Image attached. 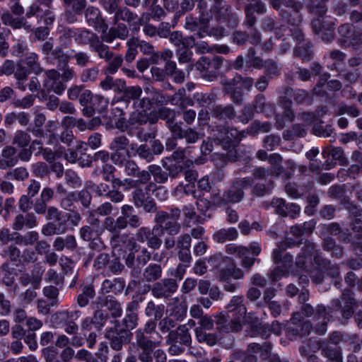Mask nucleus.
Returning <instances> with one entry per match:
<instances>
[{
  "label": "nucleus",
  "mask_w": 362,
  "mask_h": 362,
  "mask_svg": "<svg viewBox=\"0 0 362 362\" xmlns=\"http://www.w3.org/2000/svg\"><path fill=\"white\" fill-rule=\"evenodd\" d=\"M327 0H313L310 6V13L315 16L312 20L311 26L315 34L322 33V40L329 42L334 37L335 19L325 16L327 13L326 2Z\"/></svg>",
  "instance_id": "423d86ee"
},
{
  "label": "nucleus",
  "mask_w": 362,
  "mask_h": 362,
  "mask_svg": "<svg viewBox=\"0 0 362 362\" xmlns=\"http://www.w3.org/2000/svg\"><path fill=\"white\" fill-rule=\"evenodd\" d=\"M52 0H37L35 4L30 6L25 16L28 18L32 16L43 18L44 22L47 25L54 23L55 16L52 9Z\"/></svg>",
  "instance_id": "f3484780"
},
{
  "label": "nucleus",
  "mask_w": 362,
  "mask_h": 362,
  "mask_svg": "<svg viewBox=\"0 0 362 362\" xmlns=\"http://www.w3.org/2000/svg\"><path fill=\"white\" fill-rule=\"evenodd\" d=\"M168 306L171 315H173L176 320H181L187 315V305L186 302L182 299L177 297L173 298L170 300Z\"/></svg>",
  "instance_id": "c9c22d12"
},
{
  "label": "nucleus",
  "mask_w": 362,
  "mask_h": 362,
  "mask_svg": "<svg viewBox=\"0 0 362 362\" xmlns=\"http://www.w3.org/2000/svg\"><path fill=\"white\" fill-rule=\"evenodd\" d=\"M218 134H214V143L221 144L224 150L228 152L226 155H222L225 160L233 162L238 160V153L235 148L240 141L245 138L248 134L245 131L239 132L237 129L229 127H220L217 130Z\"/></svg>",
  "instance_id": "6e6552de"
},
{
  "label": "nucleus",
  "mask_w": 362,
  "mask_h": 362,
  "mask_svg": "<svg viewBox=\"0 0 362 362\" xmlns=\"http://www.w3.org/2000/svg\"><path fill=\"white\" fill-rule=\"evenodd\" d=\"M221 83L223 86V93L228 95L233 103L236 105H241L243 102V88L250 92L255 85L254 79L252 77H243L238 74H236L232 78H223Z\"/></svg>",
  "instance_id": "1a4fd4ad"
},
{
  "label": "nucleus",
  "mask_w": 362,
  "mask_h": 362,
  "mask_svg": "<svg viewBox=\"0 0 362 362\" xmlns=\"http://www.w3.org/2000/svg\"><path fill=\"white\" fill-rule=\"evenodd\" d=\"M123 62L122 57L121 55L115 56L113 59L110 62L108 65L105 69V74L106 75L115 74L118 69L122 66Z\"/></svg>",
  "instance_id": "69168bd1"
},
{
  "label": "nucleus",
  "mask_w": 362,
  "mask_h": 362,
  "mask_svg": "<svg viewBox=\"0 0 362 362\" xmlns=\"http://www.w3.org/2000/svg\"><path fill=\"white\" fill-rule=\"evenodd\" d=\"M127 45L128 49L125 54V60L128 62H131L135 59L137 54L138 38L132 37L129 39L127 42Z\"/></svg>",
  "instance_id": "052dcab7"
},
{
  "label": "nucleus",
  "mask_w": 362,
  "mask_h": 362,
  "mask_svg": "<svg viewBox=\"0 0 362 362\" xmlns=\"http://www.w3.org/2000/svg\"><path fill=\"white\" fill-rule=\"evenodd\" d=\"M195 334L199 342H205L209 346H214L216 343V337L214 334L206 333L202 329H195Z\"/></svg>",
  "instance_id": "680f3d73"
},
{
  "label": "nucleus",
  "mask_w": 362,
  "mask_h": 362,
  "mask_svg": "<svg viewBox=\"0 0 362 362\" xmlns=\"http://www.w3.org/2000/svg\"><path fill=\"white\" fill-rule=\"evenodd\" d=\"M170 218V215L164 211H158L155 216L156 224L153 226L151 232L153 234L160 236L165 232L163 223Z\"/></svg>",
  "instance_id": "a18cd8bd"
},
{
  "label": "nucleus",
  "mask_w": 362,
  "mask_h": 362,
  "mask_svg": "<svg viewBox=\"0 0 362 362\" xmlns=\"http://www.w3.org/2000/svg\"><path fill=\"white\" fill-rule=\"evenodd\" d=\"M339 44L344 47H352L354 50L360 49L362 44V32L360 26L345 23L338 28Z\"/></svg>",
  "instance_id": "f8f14e48"
},
{
  "label": "nucleus",
  "mask_w": 362,
  "mask_h": 362,
  "mask_svg": "<svg viewBox=\"0 0 362 362\" xmlns=\"http://www.w3.org/2000/svg\"><path fill=\"white\" fill-rule=\"evenodd\" d=\"M104 306L111 313L113 317L116 318L122 315V305L113 297L107 296L105 300Z\"/></svg>",
  "instance_id": "8fccbe9b"
},
{
  "label": "nucleus",
  "mask_w": 362,
  "mask_h": 362,
  "mask_svg": "<svg viewBox=\"0 0 362 362\" xmlns=\"http://www.w3.org/2000/svg\"><path fill=\"white\" fill-rule=\"evenodd\" d=\"M162 275L161 267L157 264H149L144 271V279L148 282L155 281Z\"/></svg>",
  "instance_id": "de8ad7c7"
},
{
  "label": "nucleus",
  "mask_w": 362,
  "mask_h": 362,
  "mask_svg": "<svg viewBox=\"0 0 362 362\" xmlns=\"http://www.w3.org/2000/svg\"><path fill=\"white\" fill-rule=\"evenodd\" d=\"M252 108L255 112H264L268 108L270 110H274V105L266 102V98L264 95L258 94L252 102Z\"/></svg>",
  "instance_id": "603ef678"
},
{
  "label": "nucleus",
  "mask_w": 362,
  "mask_h": 362,
  "mask_svg": "<svg viewBox=\"0 0 362 362\" xmlns=\"http://www.w3.org/2000/svg\"><path fill=\"white\" fill-rule=\"evenodd\" d=\"M30 142V135L23 131H17L14 139L13 144L19 147L24 148L28 146Z\"/></svg>",
  "instance_id": "774afa93"
},
{
  "label": "nucleus",
  "mask_w": 362,
  "mask_h": 362,
  "mask_svg": "<svg viewBox=\"0 0 362 362\" xmlns=\"http://www.w3.org/2000/svg\"><path fill=\"white\" fill-rule=\"evenodd\" d=\"M284 96L281 100V104L285 109L284 117L288 122H292L294 118V114L291 107V100L287 97H293L294 100L299 104L306 103L311 101V95L306 90L298 89L295 91L290 87H283L281 90Z\"/></svg>",
  "instance_id": "9b49d317"
},
{
  "label": "nucleus",
  "mask_w": 362,
  "mask_h": 362,
  "mask_svg": "<svg viewBox=\"0 0 362 362\" xmlns=\"http://www.w3.org/2000/svg\"><path fill=\"white\" fill-rule=\"evenodd\" d=\"M129 34V30L124 24L119 23L115 28H110L105 33H102L101 39L107 43H111L116 37L124 40Z\"/></svg>",
  "instance_id": "e433bc0d"
},
{
  "label": "nucleus",
  "mask_w": 362,
  "mask_h": 362,
  "mask_svg": "<svg viewBox=\"0 0 362 362\" xmlns=\"http://www.w3.org/2000/svg\"><path fill=\"white\" fill-rule=\"evenodd\" d=\"M110 149L112 151L111 159L116 165H120L132 156L129 152V140L124 136L115 137L110 144Z\"/></svg>",
  "instance_id": "6ab92c4d"
},
{
  "label": "nucleus",
  "mask_w": 362,
  "mask_h": 362,
  "mask_svg": "<svg viewBox=\"0 0 362 362\" xmlns=\"http://www.w3.org/2000/svg\"><path fill=\"white\" fill-rule=\"evenodd\" d=\"M47 59L50 63L54 64L57 61V67L60 69L61 64L67 63V57L64 54L63 49L60 47H57L47 57Z\"/></svg>",
  "instance_id": "3c124183"
},
{
  "label": "nucleus",
  "mask_w": 362,
  "mask_h": 362,
  "mask_svg": "<svg viewBox=\"0 0 362 362\" xmlns=\"http://www.w3.org/2000/svg\"><path fill=\"white\" fill-rule=\"evenodd\" d=\"M212 116L218 119H231L235 117V112L233 107L230 105L225 106L216 105L211 111Z\"/></svg>",
  "instance_id": "a19ab883"
},
{
  "label": "nucleus",
  "mask_w": 362,
  "mask_h": 362,
  "mask_svg": "<svg viewBox=\"0 0 362 362\" xmlns=\"http://www.w3.org/2000/svg\"><path fill=\"white\" fill-rule=\"evenodd\" d=\"M227 313L215 316L218 328L222 332H238L246 322L247 308L243 296H234L226 306Z\"/></svg>",
  "instance_id": "20e7f679"
},
{
  "label": "nucleus",
  "mask_w": 362,
  "mask_h": 362,
  "mask_svg": "<svg viewBox=\"0 0 362 362\" xmlns=\"http://www.w3.org/2000/svg\"><path fill=\"white\" fill-rule=\"evenodd\" d=\"M16 153V149L12 146H6L2 150L0 169H6L17 164L18 158Z\"/></svg>",
  "instance_id": "4c0bfd02"
},
{
  "label": "nucleus",
  "mask_w": 362,
  "mask_h": 362,
  "mask_svg": "<svg viewBox=\"0 0 362 362\" xmlns=\"http://www.w3.org/2000/svg\"><path fill=\"white\" fill-rule=\"evenodd\" d=\"M117 103V105L112 109L110 119L112 125L117 129L124 132L127 128V122L124 112V109L127 107V104L125 102H119Z\"/></svg>",
  "instance_id": "7c9ffc66"
},
{
  "label": "nucleus",
  "mask_w": 362,
  "mask_h": 362,
  "mask_svg": "<svg viewBox=\"0 0 362 362\" xmlns=\"http://www.w3.org/2000/svg\"><path fill=\"white\" fill-rule=\"evenodd\" d=\"M221 60V57H216L211 62L209 58L203 57L196 62L195 67L204 78L211 81L216 78Z\"/></svg>",
  "instance_id": "5701e85b"
},
{
  "label": "nucleus",
  "mask_w": 362,
  "mask_h": 362,
  "mask_svg": "<svg viewBox=\"0 0 362 362\" xmlns=\"http://www.w3.org/2000/svg\"><path fill=\"white\" fill-rule=\"evenodd\" d=\"M254 1L255 3H250L245 7V19L244 24L248 28L252 27L256 23V18L254 13L262 15L267 11L265 4L263 2L257 0Z\"/></svg>",
  "instance_id": "c85d7f7f"
},
{
  "label": "nucleus",
  "mask_w": 362,
  "mask_h": 362,
  "mask_svg": "<svg viewBox=\"0 0 362 362\" xmlns=\"http://www.w3.org/2000/svg\"><path fill=\"white\" fill-rule=\"evenodd\" d=\"M81 315L79 310H62L52 317V322L56 328H62L70 320H76Z\"/></svg>",
  "instance_id": "72a5a7b5"
},
{
  "label": "nucleus",
  "mask_w": 362,
  "mask_h": 362,
  "mask_svg": "<svg viewBox=\"0 0 362 362\" xmlns=\"http://www.w3.org/2000/svg\"><path fill=\"white\" fill-rule=\"evenodd\" d=\"M264 68L265 74L270 78L280 74L281 67L272 59L266 60Z\"/></svg>",
  "instance_id": "e2e57ef3"
},
{
  "label": "nucleus",
  "mask_w": 362,
  "mask_h": 362,
  "mask_svg": "<svg viewBox=\"0 0 362 362\" xmlns=\"http://www.w3.org/2000/svg\"><path fill=\"white\" fill-rule=\"evenodd\" d=\"M199 18L191 15L185 18V28L192 32H196L198 38L207 36V25L214 18L219 24H224L228 28H235L239 23V17L230 10L224 0H213L209 11L206 2L197 5Z\"/></svg>",
  "instance_id": "f257e3e1"
},
{
  "label": "nucleus",
  "mask_w": 362,
  "mask_h": 362,
  "mask_svg": "<svg viewBox=\"0 0 362 362\" xmlns=\"http://www.w3.org/2000/svg\"><path fill=\"white\" fill-rule=\"evenodd\" d=\"M136 111L131 116V119L139 123L146 122V113L151 107V101L148 98H143L134 103Z\"/></svg>",
  "instance_id": "2f4dec72"
},
{
  "label": "nucleus",
  "mask_w": 362,
  "mask_h": 362,
  "mask_svg": "<svg viewBox=\"0 0 362 362\" xmlns=\"http://www.w3.org/2000/svg\"><path fill=\"white\" fill-rule=\"evenodd\" d=\"M23 62L37 74L42 71L38 62V55L35 52L28 53Z\"/></svg>",
  "instance_id": "864d4df0"
},
{
  "label": "nucleus",
  "mask_w": 362,
  "mask_h": 362,
  "mask_svg": "<svg viewBox=\"0 0 362 362\" xmlns=\"http://www.w3.org/2000/svg\"><path fill=\"white\" fill-rule=\"evenodd\" d=\"M280 141L281 138L279 135L270 134L264 139L263 146L268 151H273L279 146Z\"/></svg>",
  "instance_id": "338daca9"
},
{
  "label": "nucleus",
  "mask_w": 362,
  "mask_h": 362,
  "mask_svg": "<svg viewBox=\"0 0 362 362\" xmlns=\"http://www.w3.org/2000/svg\"><path fill=\"white\" fill-rule=\"evenodd\" d=\"M238 233L235 228H222L216 231L214 235V241L217 243H223L237 239Z\"/></svg>",
  "instance_id": "37998d69"
},
{
  "label": "nucleus",
  "mask_w": 362,
  "mask_h": 362,
  "mask_svg": "<svg viewBox=\"0 0 362 362\" xmlns=\"http://www.w3.org/2000/svg\"><path fill=\"white\" fill-rule=\"evenodd\" d=\"M314 314V309L310 304L301 307L300 312L293 313L291 319V325L287 328L288 337L293 340L297 337L307 336L310 333L312 325L309 320H305L304 317H310Z\"/></svg>",
  "instance_id": "9d476101"
},
{
  "label": "nucleus",
  "mask_w": 362,
  "mask_h": 362,
  "mask_svg": "<svg viewBox=\"0 0 362 362\" xmlns=\"http://www.w3.org/2000/svg\"><path fill=\"white\" fill-rule=\"evenodd\" d=\"M272 5V7L280 11V15L282 18L288 19L290 18L291 21L294 20L293 25H298L301 23L302 17L299 11L302 8V4L296 0H269Z\"/></svg>",
  "instance_id": "4468645a"
},
{
  "label": "nucleus",
  "mask_w": 362,
  "mask_h": 362,
  "mask_svg": "<svg viewBox=\"0 0 362 362\" xmlns=\"http://www.w3.org/2000/svg\"><path fill=\"white\" fill-rule=\"evenodd\" d=\"M100 229H93L89 226H83L79 231L80 237L85 241H90L93 238L99 236L100 234Z\"/></svg>",
  "instance_id": "0e129e2a"
},
{
  "label": "nucleus",
  "mask_w": 362,
  "mask_h": 362,
  "mask_svg": "<svg viewBox=\"0 0 362 362\" xmlns=\"http://www.w3.org/2000/svg\"><path fill=\"white\" fill-rule=\"evenodd\" d=\"M331 309L328 310L323 305H318L315 314V318L320 321V323L315 327V332L319 335H323L327 332V325L332 317L330 314Z\"/></svg>",
  "instance_id": "473e14b6"
},
{
  "label": "nucleus",
  "mask_w": 362,
  "mask_h": 362,
  "mask_svg": "<svg viewBox=\"0 0 362 362\" xmlns=\"http://www.w3.org/2000/svg\"><path fill=\"white\" fill-rule=\"evenodd\" d=\"M226 251L229 255H236L242 259V266L247 269L253 266L255 257H249V250L247 247L238 246L235 244H228L226 246Z\"/></svg>",
  "instance_id": "c756f323"
},
{
  "label": "nucleus",
  "mask_w": 362,
  "mask_h": 362,
  "mask_svg": "<svg viewBox=\"0 0 362 362\" xmlns=\"http://www.w3.org/2000/svg\"><path fill=\"white\" fill-rule=\"evenodd\" d=\"M45 76L43 86L47 92L62 95L66 86L60 80V74L55 69H50L45 72Z\"/></svg>",
  "instance_id": "b1692460"
},
{
  "label": "nucleus",
  "mask_w": 362,
  "mask_h": 362,
  "mask_svg": "<svg viewBox=\"0 0 362 362\" xmlns=\"http://www.w3.org/2000/svg\"><path fill=\"white\" fill-rule=\"evenodd\" d=\"M49 219L52 220L57 227V231L61 234L64 233L69 227L71 215L69 213L59 211L55 207H49L47 209Z\"/></svg>",
  "instance_id": "bb28decb"
},
{
  "label": "nucleus",
  "mask_w": 362,
  "mask_h": 362,
  "mask_svg": "<svg viewBox=\"0 0 362 362\" xmlns=\"http://www.w3.org/2000/svg\"><path fill=\"white\" fill-rule=\"evenodd\" d=\"M327 66L330 70L338 69L340 63L344 59V54L339 50H334L325 56Z\"/></svg>",
  "instance_id": "c03bdc74"
},
{
  "label": "nucleus",
  "mask_w": 362,
  "mask_h": 362,
  "mask_svg": "<svg viewBox=\"0 0 362 362\" xmlns=\"http://www.w3.org/2000/svg\"><path fill=\"white\" fill-rule=\"evenodd\" d=\"M294 22V20L288 19V24L291 26L289 29V33L293 38L297 41L294 54L301 59L303 62L309 61L312 57L311 43L310 41L304 40V36L299 29L300 23H298V25H293Z\"/></svg>",
  "instance_id": "2eb2a0df"
},
{
  "label": "nucleus",
  "mask_w": 362,
  "mask_h": 362,
  "mask_svg": "<svg viewBox=\"0 0 362 362\" xmlns=\"http://www.w3.org/2000/svg\"><path fill=\"white\" fill-rule=\"evenodd\" d=\"M37 226L36 217L33 214H28L25 216L18 215L13 223V228L16 230H21L23 227L33 228Z\"/></svg>",
  "instance_id": "58836bf2"
},
{
  "label": "nucleus",
  "mask_w": 362,
  "mask_h": 362,
  "mask_svg": "<svg viewBox=\"0 0 362 362\" xmlns=\"http://www.w3.org/2000/svg\"><path fill=\"white\" fill-rule=\"evenodd\" d=\"M272 129V124L269 122H255L247 128L248 134H255L258 132H269Z\"/></svg>",
  "instance_id": "bf43d9fd"
},
{
  "label": "nucleus",
  "mask_w": 362,
  "mask_h": 362,
  "mask_svg": "<svg viewBox=\"0 0 362 362\" xmlns=\"http://www.w3.org/2000/svg\"><path fill=\"white\" fill-rule=\"evenodd\" d=\"M346 209L349 211L350 218L351 219V226L354 233H356V235L358 240H361L362 237V221L361 219V210L358 206L351 202H347L345 203ZM361 242H357V247L361 250L360 246Z\"/></svg>",
  "instance_id": "a878e982"
},
{
  "label": "nucleus",
  "mask_w": 362,
  "mask_h": 362,
  "mask_svg": "<svg viewBox=\"0 0 362 362\" xmlns=\"http://www.w3.org/2000/svg\"><path fill=\"white\" fill-rule=\"evenodd\" d=\"M86 20L90 26L93 27L100 33H105L108 29V25L102 18L100 11L98 8L89 6L85 13Z\"/></svg>",
  "instance_id": "cd10ccee"
},
{
  "label": "nucleus",
  "mask_w": 362,
  "mask_h": 362,
  "mask_svg": "<svg viewBox=\"0 0 362 362\" xmlns=\"http://www.w3.org/2000/svg\"><path fill=\"white\" fill-rule=\"evenodd\" d=\"M148 169L153 177L154 181L157 183L166 182L168 176H170L169 174L163 171L159 165H150Z\"/></svg>",
  "instance_id": "4d7b16f0"
},
{
  "label": "nucleus",
  "mask_w": 362,
  "mask_h": 362,
  "mask_svg": "<svg viewBox=\"0 0 362 362\" xmlns=\"http://www.w3.org/2000/svg\"><path fill=\"white\" fill-rule=\"evenodd\" d=\"M81 36L88 39L90 50L98 53L99 58L105 59L106 62L112 58L113 53L110 51L107 45L101 42L97 35L88 30H85L81 33Z\"/></svg>",
  "instance_id": "412c9836"
},
{
  "label": "nucleus",
  "mask_w": 362,
  "mask_h": 362,
  "mask_svg": "<svg viewBox=\"0 0 362 362\" xmlns=\"http://www.w3.org/2000/svg\"><path fill=\"white\" fill-rule=\"evenodd\" d=\"M284 326L278 321H274L271 325H264L259 327V332L263 337H267L269 333H273L275 335L281 334Z\"/></svg>",
  "instance_id": "09e8293b"
},
{
  "label": "nucleus",
  "mask_w": 362,
  "mask_h": 362,
  "mask_svg": "<svg viewBox=\"0 0 362 362\" xmlns=\"http://www.w3.org/2000/svg\"><path fill=\"white\" fill-rule=\"evenodd\" d=\"M163 168L168 171L170 177H177L180 173L186 169V166L182 163L173 161L171 158H165L162 160Z\"/></svg>",
  "instance_id": "79ce46f5"
},
{
  "label": "nucleus",
  "mask_w": 362,
  "mask_h": 362,
  "mask_svg": "<svg viewBox=\"0 0 362 362\" xmlns=\"http://www.w3.org/2000/svg\"><path fill=\"white\" fill-rule=\"evenodd\" d=\"M100 70L98 67L85 69L80 75V79L83 83H94L97 81Z\"/></svg>",
  "instance_id": "5fc2aeb1"
},
{
  "label": "nucleus",
  "mask_w": 362,
  "mask_h": 362,
  "mask_svg": "<svg viewBox=\"0 0 362 362\" xmlns=\"http://www.w3.org/2000/svg\"><path fill=\"white\" fill-rule=\"evenodd\" d=\"M156 323L152 320H148L144 327L139 328L135 332L136 342L132 344L135 345L141 349L139 353V358L141 362H152V353L156 347L160 338L159 334L156 331Z\"/></svg>",
  "instance_id": "39448f33"
},
{
  "label": "nucleus",
  "mask_w": 362,
  "mask_h": 362,
  "mask_svg": "<svg viewBox=\"0 0 362 362\" xmlns=\"http://www.w3.org/2000/svg\"><path fill=\"white\" fill-rule=\"evenodd\" d=\"M154 186L153 182H150L144 187H135L132 192V202L136 208H142L146 213H154L157 210L156 204L151 197L150 192Z\"/></svg>",
  "instance_id": "ddd939ff"
},
{
  "label": "nucleus",
  "mask_w": 362,
  "mask_h": 362,
  "mask_svg": "<svg viewBox=\"0 0 362 362\" xmlns=\"http://www.w3.org/2000/svg\"><path fill=\"white\" fill-rule=\"evenodd\" d=\"M106 317L102 310H96L94 315V317L91 318L89 317H86L81 324V328L83 330H90L92 328V325L99 324L98 319L99 318L100 321H103Z\"/></svg>",
  "instance_id": "13d9d810"
},
{
  "label": "nucleus",
  "mask_w": 362,
  "mask_h": 362,
  "mask_svg": "<svg viewBox=\"0 0 362 362\" xmlns=\"http://www.w3.org/2000/svg\"><path fill=\"white\" fill-rule=\"evenodd\" d=\"M207 263L216 269V279L223 283V287L226 291L233 293L240 288V284L233 282L231 278L235 280L242 279L244 272L235 266L231 258L214 255L207 259Z\"/></svg>",
  "instance_id": "7ed1b4c3"
},
{
  "label": "nucleus",
  "mask_w": 362,
  "mask_h": 362,
  "mask_svg": "<svg viewBox=\"0 0 362 362\" xmlns=\"http://www.w3.org/2000/svg\"><path fill=\"white\" fill-rule=\"evenodd\" d=\"M130 332L124 330L120 323L115 321L114 327L110 328L105 333V337L110 340V346L112 349L119 351L122 348L124 344L130 341Z\"/></svg>",
  "instance_id": "aec40b11"
},
{
  "label": "nucleus",
  "mask_w": 362,
  "mask_h": 362,
  "mask_svg": "<svg viewBox=\"0 0 362 362\" xmlns=\"http://www.w3.org/2000/svg\"><path fill=\"white\" fill-rule=\"evenodd\" d=\"M252 183L253 178L250 177L235 179L231 186L223 192L226 204L240 202L244 197V190L251 187Z\"/></svg>",
  "instance_id": "dca6fc26"
},
{
  "label": "nucleus",
  "mask_w": 362,
  "mask_h": 362,
  "mask_svg": "<svg viewBox=\"0 0 362 362\" xmlns=\"http://www.w3.org/2000/svg\"><path fill=\"white\" fill-rule=\"evenodd\" d=\"M272 349V344L265 341L262 344L250 343L246 349L241 354L242 362H257V358H265Z\"/></svg>",
  "instance_id": "a211bd4d"
},
{
  "label": "nucleus",
  "mask_w": 362,
  "mask_h": 362,
  "mask_svg": "<svg viewBox=\"0 0 362 362\" xmlns=\"http://www.w3.org/2000/svg\"><path fill=\"white\" fill-rule=\"evenodd\" d=\"M356 305V303L354 298V293L349 289H346L342 293L341 302L339 299H334L332 301V308L341 309L342 316L346 319L352 316Z\"/></svg>",
  "instance_id": "4be33fe9"
},
{
  "label": "nucleus",
  "mask_w": 362,
  "mask_h": 362,
  "mask_svg": "<svg viewBox=\"0 0 362 362\" xmlns=\"http://www.w3.org/2000/svg\"><path fill=\"white\" fill-rule=\"evenodd\" d=\"M169 339L174 343L189 346L192 343L191 334L187 325L180 326L175 331L169 333Z\"/></svg>",
  "instance_id": "f704fd0d"
},
{
  "label": "nucleus",
  "mask_w": 362,
  "mask_h": 362,
  "mask_svg": "<svg viewBox=\"0 0 362 362\" xmlns=\"http://www.w3.org/2000/svg\"><path fill=\"white\" fill-rule=\"evenodd\" d=\"M296 243L293 239H286L279 243L278 248L273 250L272 257L276 267L270 273L272 281H276L290 273L293 259L291 255L284 252V250L294 247Z\"/></svg>",
  "instance_id": "0eeeda50"
},
{
  "label": "nucleus",
  "mask_w": 362,
  "mask_h": 362,
  "mask_svg": "<svg viewBox=\"0 0 362 362\" xmlns=\"http://www.w3.org/2000/svg\"><path fill=\"white\" fill-rule=\"evenodd\" d=\"M265 61L262 58L256 55V51L254 47H250L246 54V65L257 69L264 68Z\"/></svg>",
  "instance_id": "49530a36"
},
{
  "label": "nucleus",
  "mask_w": 362,
  "mask_h": 362,
  "mask_svg": "<svg viewBox=\"0 0 362 362\" xmlns=\"http://www.w3.org/2000/svg\"><path fill=\"white\" fill-rule=\"evenodd\" d=\"M296 267L302 272L310 274V277L315 284H321L324 279V274L330 276L334 281V286L340 288L341 279L339 268L322 257L320 250L316 248V245L305 240L301 252L298 255L295 262Z\"/></svg>",
  "instance_id": "f03ea898"
},
{
  "label": "nucleus",
  "mask_w": 362,
  "mask_h": 362,
  "mask_svg": "<svg viewBox=\"0 0 362 362\" xmlns=\"http://www.w3.org/2000/svg\"><path fill=\"white\" fill-rule=\"evenodd\" d=\"M177 287L176 280L165 279L153 285L151 293L157 298H166L171 296L177 291Z\"/></svg>",
  "instance_id": "393cba45"
},
{
  "label": "nucleus",
  "mask_w": 362,
  "mask_h": 362,
  "mask_svg": "<svg viewBox=\"0 0 362 362\" xmlns=\"http://www.w3.org/2000/svg\"><path fill=\"white\" fill-rule=\"evenodd\" d=\"M124 281L121 278L113 279H105L101 286V291L103 293L112 292L117 293L120 292L124 287Z\"/></svg>",
  "instance_id": "ea45409f"
},
{
  "label": "nucleus",
  "mask_w": 362,
  "mask_h": 362,
  "mask_svg": "<svg viewBox=\"0 0 362 362\" xmlns=\"http://www.w3.org/2000/svg\"><path fill=\"white\" fill-rule=\"evenodd\" d=\"M137 18V16L133 13L127 8H119L114 16V23L117 24L119 21L132 22Z\"/></svg>",
  "instance_id": "6e6d98bb"
}]
</instances>
